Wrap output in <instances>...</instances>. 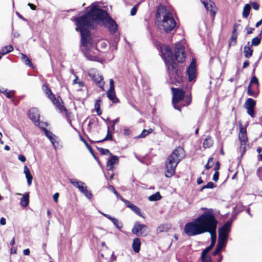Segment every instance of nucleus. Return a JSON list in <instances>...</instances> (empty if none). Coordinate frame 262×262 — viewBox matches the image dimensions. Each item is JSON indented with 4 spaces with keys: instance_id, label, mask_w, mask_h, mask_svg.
I'll return each mask as SVG.
<instances>
[{
    "instance_id": "obj_1",
    "label": "nucleus",
    "mask_w": 262,
    "mask_h": 262,
    "mask_svg": "<svg viewBox=\"0 0 262 262\" xmlns=\"http://www.w3.org/2000/svg\"><path fill=\"white\" fill-rule=\"evenodd\" d=\"M217 223L212 211L208 210L193 221L186 224L184 230L185 233L189 236H195L205 232H209L211 238L210 245L213 247L216 242V230Z\"/></svg>"
},
{
    "instance_id": "obj_2",
    "label": "nucleus",
    "mask_w": 262,
    "mask_h": 262,
    "mask_svg": "<svg viewBox=\"0 0 262 262\" xmlns=\"http://www.w3.org/2000/svg\"><path fill=\"white\" fill-rule=\"evenodd\" d=\"M77 31L81 34V49L85 57L92 61H97L99 59L98 51L92 41L90 33V24H84V17H77L75 18Z\"/></svg>"
},
{
    "instance_id": "obj_3",
    "label": "nucleus",
    "mask_w": 262,
    "mask_h": 262,
    "mask_svg": "<svg viewBox=\"0 0 262 262\" xmlns=\"http://www.w3.org/2000/svg\"><path fill=\"white\" fill-rule=\"evenodd\" d=\"M80 17H84L85 19L84 24H90V29L94 28L96 24L102 23L108 28L112 33L116 32L117 25L108 15L107 13L99 8L95 4H93L87 8V13Z\"/></svg>"
},
{
    "instance_id": "obj_4",
    "label": "nucleus",
    "mask_w": 262,
    "mask_h": 262,
    "mask_svg": "<svg viewBox=\"0 0 262 262\" xmlns=\"http://www.w3.org/2000/svg\"><path fill=\"white\" fill-rule=\"evenodd\" d=\"M161 53L166 64L169 76L177 82H181V73L177 69V64L173 61L172 52L168 47L163 46L161 48Z\"/></svg>"
},
{
    "instance_id": "obj_5",
    "label": "nucleus",
    "mask_w": 262,
    "mask_h": 262,
    "mask_svg": "<svg viewBox=\"0 0 262 262\" xmlns=\"http://www.w3.org/2000/svg\"><path fill=\"white\" fill-rule=\"evenodd\" d=\"M184 157L185 152L182 147H178L173 151L168 157L166 163L165 176L166 177L170 178L174 174L177 165Z\"/></svg>"
},
{
    "instance_id": "obj_6",
    "label": "nucleus",
    "mask_w": 262,
    "mask_h": 262,
    "mask_svg": "<svg viewBox=\"0 0 262 262\" xmlns=\"http://www.w3.org/2000/svg\"><path fill=\"white\" fill-rule=\"evenodd\" d=\"M157 15L163 17L160 24L161 29L166 32L172 31L176 25L172 14L167 10L164 6H160L158 9Z\"/></svg>"
},
{
    "instance_id": "obj_7",
    "label": "nucleus",
    "mask_w": 262,
    "mask_h": 262,
    "mask_svg": "<svg viewBox=\"0 0 262 262\" xmlns=\"http://www.w3.org/2000/svg\"><path fill=\"white\" fill-rule=\"evenodd\" d=\"M43 89L46 95L48 96V97L52 101L56 108L58 109L60 112L64 111L66 113L67 110L62 104V101L61 99L58 98L56 99L54 94L52 93L51 90L47 85H44L43 86Z\"/></svg>"
},
{
    "instance_id": "obj_8",
    "label": "nucleus",
    "mask_w": 262,
    "mask_h": 262,
    "mask_svg": "<svg viewBox=\"0 0 262 262\" xmlns=\"http://www.w3.org/2000/svg\"><path fill=\"white\" fill-rule=\"evenodd\" d=\"M172 104L173 107L180 111V107L177 106V104L184 98V92L182 90L177 88H172Z\"/></svg>"
},
{
    "instance_id": "obj_9",
    "label": "nucleus",
    "mask_w": 262,
    "mask_h": 262,
    "mask_svg": "<svg viewBox=\"0 0 262 262\" xmlns=\"http://www.w3.org/2000/svg\"><path fill=\"white\" fill-rule=\"evenodd\" d=\"M132 232L137 236H145L147 233V227L136 222L132 228Z\"/></svg>"
},
{
    "instance_id": "obj_10",
    "label": "nucleus",
    "mask_w": 262,
    "mask_h": 262,
    "mask_svg": "<svg viewBox=\"0 0 262 262\" xmlns=\"http://www.w3.org/2000/svg\"><path fill=\"white\" fill-rule=\"evenodd\" d=\"M256 101L252 98L247 99L244 104V107L246 110L247 114L251 117H255L254 107Z\"/></svg>"
},
{
    "instance_id": "obj_11",
    "label": "nucleus",
    "mask_w": 262,
    "mask_h": 262,
    "mask_svg": "<svg viewBox=\"0 0 262 262\" xmlns=\"http://www.w3.org/2000/svg\"><path fill=\"white\" fill-rule=\"evenodd\" d=\"M176 59L180 62H183L186 58L185 52L183 46L180 44L176 45L175 49Z\"/></svg>"
},
{
    "instance_id": "obj_12",
    "label": "nucleus",
    "mask_w": 262,
    "mask_h": 262,
    "mask_svg": "<svg viewBox=\"0 0 262 262\" xmlns=\"http://www.w3.org/2000/svg\"><path fill=\"white\" fill-rule=\"evenodd\" d=\"M239 140L241 142V150L245 152L246 148V144L248 142L246 130L242 126L240 127V132L238 135Z\"/></svg>"
},
{
    "instance_id": "obj_13",
    "label": "nucleus",
    "mask_w": 262,
    "mask_h": 262,
    "mask_svg": "<svg viewBox=\"0 0 262 262\" xmlns=\"http://www.w3.org/2000/svg\"><path fill=\"white\" fill-rule=\"evenodd\" d=\"M187 75L190 81L193 80L196 76V69L195 65V60L192 59L190 64L187 70Z\"/></svg>"
},
{
    "instance_id": "obj_14",
    "label": "nucleus",
    "mask_w": 262,
    "mask_h": 262,
    "mask_svg": "<svg viewBox=\"0 0 262 262\" xmlns=\"http://www.w3.org/2000/svg\"><path fill=\"white\" fill-rule=\"evenodd\" d=\"M94 72L93 70H91L89 74V76L99 87L103 89L104 84V82L103 81V78L99 74Z\"/></svg>"
},
{
    "instance_id": "obj_15",
    "label": "nucleus",
    "mask_w": 262,
    "mask_h": 262,
    "mask_svg": "<svg viewBox=\"0 0 262 262\" xmlns=\"http://www.w3.org/2000/svg\"><path fill=\"white\" fill-rule=\"evenodd\" d=\"M231 224L226 223L219 230V237L227 239L228 234L230 231Z\"/></svg>"
},
{
    "instance_id": "obj_16",
    "label": "nucleus",
    "mask_w": 262,
    "mask_h": 262,
    "mask_svg": "<svg viewBox=\"0 0 262 262\" xmlns=\"http://www.w3.org/2000/svg\"><path fill=\"white\" fill-rule=\"evenodd\" d=\"M29 118L36 125H39V114L36 108H31L28 113Z\"/></svg>"
},
{
    "instance_id": "obj_17",
    "label": "nucleus",
    "mask_w": 262,
    "mask_h": 262,
    "mask_svg": "<svg viewBox=\"0 0 262 262\" xmlns=\"http://www.w3.org/2000/svg\"><path fill=\"white\" fill-rule=\"evenodd\" d=\"M202 3L204 4L206 10L210 11L211 16L214 17L216 12V8L215 7L214 4L210 1L208 3L206 1L202 0Z\"/></svg>"
},
{
    "instance_id": "obj_18",
    "label": "nucleus",
    "mask_w": 262,
    "mask_h": 262,
    "mask_svg": "<svg viewBox=\"0 0 262 262\" xmlns=\"http://www.w3.org/2000/svg\"><path fill=\"white\" fill-rule=\"evenodd\" d=\"M70 182L75 187L77 188L81 192L86 186L85 184L81 181L77 179H70Z\"/></svg>"
},
{
    "instance_id": "obj_19",
    "label": "nucleus",
    "mask_w": 262,
    "mask_h": 262,
    "mask_svg": "<svg viewBox=\"0 0 262 262\" xmlns=\"http://www.w3.org/2000/svg\"><path fill=\"white\" fill-rule=\"evenodd\" d=\"M111 156L110 159L107 161L106 166L109 170H113L114 164L118 163L119 160L117 156L112 155Z\"/></svg>"
},
{
    "instance_id": "obj_20",
    "label": "nucleus",
    "mask_w": 262,
    "mask_h": 262,
    "mask_svg": "<svg viewBox=\"0 0 262 262\" xmlns=\"http://www.w3.org/2000/svg\"><path fill=\"white\" fill-rule=\"evenodd\" d=\"M124 203L126 205V206L132 209L133 211H134L137 214L140 216H142L141 210L139 208H138L136 205L131 203L129 201L126 200L124 201Z\"/></svg>"
},
{
    "instance_id": "obj_21",
    "label": "nucleus",
    "mask_w": 262,
    "mask_h": 262,
    "mask_svg": "<svg viewBox=\"0 0 262 262\" xmlns=\"http://www.w3.org/2000/svg\"><path fill=\"white\" fill-rule=\"evenodd\" d=\"M244 53L245 57L249 58L252 55L253 49L252 46L249 45V42L244 48Z\"/></svg>"
},
{
    "instance_id": "obj_22",
    "label": "nucleus",
    "mask_w": 262,
    "mask_h": 262,
    "mask_svg": "<svg viewBox=\"0 0 262 262\" xmlns=\"http://www.w3.org/2000/svg\"><path fill=\"white\" fill-rule=\"evenodd\" d=\"M141 241L140 238L137 237L134 239L132 247L133 250L136 253H138L140 250Z\"/></svg>"
},
{
    "instance_id": "obj_23",
    "label": "nucleus",
    "mask_w": 262,
    "mask_h": 262,
    "mask_svg": "<svg viewBox=\"0 0 262 262\" xmlns=\"http://www.w3.org/2000/svg\"><path fill=\"white\" fill-rule=\"evenodd\" d=\"M24 172L26 176L27 180V183L28 185H30L32 184V176L30 173V170L27 166H25L24 167Z\"/></svg>"
},
{
    "instance_id": "obj_24",
    "label": "nucleus",
    "mask_w": 262,
    "mask_h": 262,
    "mask_svg": "<svg viewBox=\"0 0 262 262\" xmlns=\"http://www.w3.org/2000/svg\"><path fill=\"white\" fill-rule=\"evenodd\" d=\"M107 96L108 98L114 103H118L119 102V100L116 98L115 90H109L107 93Z\"/></svg>"
},
{
    "instance_id": "obj_25",
    "label": "nucleus",
    "mask_w": 262,
    "mask_h": 262,
    "mask_svg": "<svg viewBox=\"0 0 262 262\" xmlns=\"http://www.w3.org/2000/svg\"><path fill=\"white\" fill-rule=\"evenodd\" d=\"M0 93L4 94L9 99H12L13 97L14 91H8L7 89L0 86Z\"/></svg>"
},
{
    "instance_id": "obj_26",
    "label": "nucleus",
    "mask_w": 262,
    "mask_h": 262,
    "mask_svg": "<svg viewBox=\"0 0 262 262\" xmlns=\"http://www.w3.org/2000/svg\"><path fill=\"white\" fill-rule=\"evenodd\" d=\"M236 27L235 26L234 27V29H233V31L231 37L230 39V41L229 43V46H234L236 44V39H237V34L236 32Z\"/></svg>"
},
{
    "instance_id": "obj_27",
    "label": "nucleus",
    "mask_w": 262,
    "mask_h": 262,
    "mask_svg": "<svg viewBox=\"0 0 262 262\" xmlns=\"http://www.w3.org/2000/svg\"><path fill=\"white\" fill-rule=\"evenodd\" d=\"M29 201V195L28 193H26L20 199V205L23 207H26L28 205Z\"/></svg>"
},
{
    "instance_id": "obj_28",
    "label": "nucleus",
    "mask_w": 262,
    "mask_h": 262,
    "mask_svg": "<svg viewBox=\"0 0 262 262\" xmlns=\"http://www.w3.org/2000/svg\"><path fill=\"white\" fill-rule=\"evenodd\" d=\"M213 140L210 137H208L204 140L203 143V146L204 148H210L213 145Z\"/></svg>"
},
{
    "instance_id": "obj_29",
    "label": "nucleus",
    "mask_w": 262,
    "mask_h": 262,
    "mask_svg": "<svg viewBox=\"0 0 262 262\" xmlns=\"http://www.w3.org/2000/svg\"><path fill=\"white\" fill-rule=\"evenodd\" d=\"M226 243H227L226 239L219 237L218 242H217L216 247L221 250L222 249L226 246Z\"/></svg>"
},
{
    "instance_id": "obj_30",
    "label": "nucleus",
    "mask_w": 262,
    "mask_h": 262,
    "mask_svg": "<svg viewBox=\"0 0 262 262\" xmlns=\"http://www.w3.org/2000/svg\"><path fill=\"white\" fill-rule=\"evenodd\" d=\"M13 50V48L11 46H8L3 47L0 51L1 54L5 55L8 53L11 52Z\"/></svg>"
},
{
    "instance_id": "obj_31",
    "label": "nucleus",
    "mask_w": 262,
    "mask_h": 262,
    "mask_svg": "<svg viewBox=\"0 0 262 262\" xmlns=\"http://www.w3.org/2000/svg\"><path fill=\"white\" fill-rule=\"evenodd\" d=\"M21 59L24 62L30 67H33V64L29 58L25 54H21Z\"/></svg>"
},
{
    "instance_id": "obj_32",
    "label": "nucleus",
    "mask_w": 262,
    "mask_h": 262,
    "mask_svg": "<svg viewBox=\"0 0 262 262\" xmlns=\"http://www.w3.org/2000/svg\"><path fill=\"white\" fill-rule=\"evenodd\" d=\"M161 199V195L159 192H157L156 193L150 195L148 197V200L150 201H156L160 200Z\"/></svg>"
},
{
    "instance_id": "obj_33",
    "label": "nucleus",
    "mask_w": 262,
    "mask_h": 262,
    "mask_svg": "<svg viewBox=\"0 0 262 262\" xmlns=\"http://www.w3.org/2000/svg\"><path fill=\"white\" fill-rule=\"evenodd\" d=\"M45 132L46 136L50 139L52 143L54 145V142L55 141V136L51 132L47 130V129H45Z\"/></svg>"
},
{
    "instance_id": "obj_34",
    "label": "nucleus",
    "mask_w": 262,
    "mask_h": 262,
    "mask_svg": "<svg viewBox=\"0 0 262 262\" xmlns=\"http://www.w3.org/2000/svg\"><path fill=\"white\" fill-rule=\"evenodd\" d=\"M250 10V6L249 5L246 4V5H245V6L244 7V9H243V17H244L245 18L248 17V16L249 15V14Z\"/></svg>"
},
{
    "instance_id": "obj_35",
    "label": "nucleus",
    "mask_w": 262,
    "mask_h": 262,
    "mask_svg": "<svg viewBox=\"0 0 262 262\" xmlns=\"http://www.w3.org/2000/svg\"><path fill=\"white\" fill-rule=\"evenodd\" d=\"M153 130L151 128H149L147 130L144 129L142 132L141 133V134L138 137V138H145L148 135L151 133L152 132Z\"/></svg>"
},
{
    "instance_id": "obj_36",
    "label": "nucleus",
    "mask_w": 262,
    "mask_h": 262,
    "mask_svg": "<svg viewBox=\"0 0 262 262\" xmlns=\"http://www.w3.org/2000/svg\"><path fill=\"white\" fill-rule=\"evenodd\" d=\"M101 103V101L100 100H98L96 101L95 103V109L98 115H100L101 114V112L100 110Z\"/></svg>"
},
{
    "instance_id": "obj_37",
    "label": "nucleus",
    "mask_w": 262,
    "mask_h": 262,
    "mask_svg": "<svg viewBox=\"0 0 262 262\" xmlns=\"http://www.w3.org/2000/svg\"><path fill=\"white\" fill-rule=\"evenodd\" d=\"M111 221L117 228L120 229L122 227L121 223L119 222L117 219L113 217Z\"/></svg>"
},
{
    "instance_id": "obj_38",
    "label": "nucleus",
    "mask_w": 262,
    "mask_h": 262,
    "mask_svg": "<svg viewBox=\"0 0 262 262\" xmlns=\"http://www.w3.org/2000/svg\"><path fill=\"white\" fill-rule=\"evenodd\" d=\"M168 229V226L166 225H161L157 228L158 232H163L167 231Z\"/></svg>"
},
{
    "instance_id": "obj_39",
    "label": "nucleus",
    "mask_w": 262,
    "mask_h": 262,
    "mask_svg": "<svg viewBox=\"0 0 262 262\" xmlns=\"http://www.w3.org/2000/svg\"><path fill=\"white\" fill-rule=\"evenodd\" d=\"M248 95L254 97H256L258 95V93L255 92L253 90H252L250 88V85H249L247 91Z\"/></svg>"
},
{
    "instance_id": "obj_40",
    "label": "nucleus",
    "mask_w": 262,
    "mask_h": 262,
    "mask_svg": "<svg viewBox=\"0 0 262 262\" xmlns=\"http://www.w3.org/2000/svg\"><path fill=\"white\" fill-rule=\"evenodd\" d=\"M260 38L256 37L252 39L251 46H257L260 43Z\"/></svg>"
},
{
    "instance_id": "obj_41",
    "label": "nucleus",
    "mask_w": 262,
    "mask_h": 262,
    "mask_svg": "<svg viewBox=\"0 0 262 262\" xmlns=\"http://www.w3.org/2000/svg\"><path fill=\"white\" fill-rule=\"evenodd\" d=\"M201 257L202 262H212L209 255H202Z\"/></svg>"
},
{
    "instance_id": "obj_42",
    "label": "nucleus",
    "mask_w": 262,
    "mask_h": 262,
    "mask_svg": "<svg viewBox=\"0 0 262 262\" xmlns=\"http://www.w3.org/2000/svg\"><path fill=\"white\" fill-rule=\"evenodd\" d=\"M81 193H83L86 198L89 199H90L92 198V194L91 192L88 190L87 189V187L84 188V189L81 192Z\"/></svg>"
},
{
    "instance_id": "obj_43",
    "label": "nucleus",
    "mask_w": 262,
    "mask_h": 262,
    "mask_svg": "<svg viewBox=\"0 0 262 262\" xmlns=\"http://www.w3.org/2000/svg\"><path fill=\"white\" fill-rule=\"evenodd\" d=\"M215 187V185L211 182H209L207 183V185H204L201 189V191H202L203 189L206 188H213Z\"/></svg>"
},
{
    "instance_id": "obj_44",
    "label": "nucleus",
    "mask_w": 262,
    "mask_h": 262,
    "mask_svg": "<svg viewBox=\"0 0 262 262\" xmlns=\"http://www.w3.org/2000/svg\"><path fill=\"white\" fill-rule=\"evenodd\" d=\"M213 164V158H209L207 163L205 165V168L206 169H208L210 168Z\"/></svg>"
},
{
    "instance_id": "obj_45",
    "label": "nucleus",
    "mask_w": 262,
    "mask_h": 262,
    "mask_svg": "<svg viewBox=\"0 0 262 262\" xmlns=\"http://www.w3.org/2000/svg\"><path fill=\"white\" fill-rule=\"evenodd\" d=\"M112 136L110 134V128H109V127H108L107 134L106 136L103 140H101L100 142H102L103 141H106V140H112Z\"/></svg>"
},
{
    "instance_id": "obj_46",
    "label": "nucleus",
    "mask_w": 262,
    "mask_h": 262,
    "mask_svg": "<svg viewBox=\"0 0 262 262\" xmlns=\"http://www.w3.org/2000/svg\"><path fill=\"white\" fill-rule=\"evenodd\" d=\"M99 151L101 152L102 155H107L109 154L110 156H112V153H111L108 149H104L102 148H100L99 149Z\"/></svg>"
},
{
    "instance_id": "obj_47",
    "label": "nucleus",
    "mask_w": 262,
    "mask_h": 262,
    "mask_svg": "<svg viewBox=\"0 0 262 262\" xmlns=\"http://www.w3.org/2000/svg\"><path fill=\"white\" fill-rule=\"evenodd\" d=\"M138 6H139V4H137L131 9V11H130V15H131L134 16L136 14Z\"/></svg>"
},
{
    "instance_id": "obj_48",
    "label": "nucleus",
    "mask_w": 262,
    "mask_h": 262,
    "mask_svg": "<svg viewBox=\"0 0 262 262\" xmlns=\"http://www.w3.org/2000/svg\"><path fill=\"white\" fill-rule=\"evenodd\" d=\"M213 246H211V245H210L207 248H206L202 253V255H208V253L211 250Z\"/></svg>"
},
{
    "instance_id": "obj_49",
    "label": "nucleus",
    "mask_w": 262,
    "mask_h": 262,
    "mask_svg": "<svg viewBox=\"0 0 262 262\" xmlns=\"http://www.w3.org/2000/svg\"><path fill=\"white\" fill-rule=\"evenodd\" d=\"M213 246H211V245H210L207 248H206L202 253V255H208V253L211 250Z\"/></svg>"
},
{
    "instance_id": "obj_50",
    "label": "nucleus",
    "mask_w": 262,
    "mask_h": 262,
    "mask_svg": "<svg viewBox=\"0 0 262 262\" xmlns=\"http://www.w3.org/2000/svg\"><path fill=\"white\" fill-rule=\"evenodd\" d=\"M213 246H211V245H210L207 248H206L202 253V255H208V253L211 250Z\"/></svg>"
},
{
    "instance_id": "obj_51",
    "label": "nucleus",
    "mask_w": 262,
    "mask_h": 262,
    "mask_svg": "<svg viewBox=\"0 0 262 262\" xmlns=\"http://www.w3.org/2000/svg\"><path fill=\"white\" fill-rule=\"evenodd\" d=\"M251 84H256V85H258V79L255 76L252 77L251 78V81H250V85Z\"/></svg>"
},
{
    "instance_id": "obj_52",
    "label": "nucleus",
    "mask_w": 262,
    "mask_h": 262,
    "mask_svg": "<svg viewBox=\"0 0 262 262\" xmlns=\"http://www.w3.org/2000/svg\"><path fill=\"white\" fill-rule=\"evenodd\" d=\"M219 172L218 171H215V173H214L212 178V180L215 181L217 182L219 180Z\"/></svg>"
},
{
    "instance_id": "obj_53",
    "label": "nucleus",
    "mask_w": 262,
    "mask_h": 262,
    "mask_svg": "<svg viewBox=\"0 0 262 262\" xmlns=\"http://www.w3.org/2000/svg\"><path fill=\"white\" fill-rule=\"evenodd\" d=\"M257 176L260 180H262V168H258L257 171Z\"/></svg>"
},
{
    "instance_id": "obj_54",
    "label": "nucleus",
    "mask_w": 262,
    "mask_h": 262,
    "mask_svg": "<svg viewBox=\"0 0 262 262\" xmlns=\"http://www.w3.org/2000/svg\"><path fill=\"white\" fill-rule=\"evenodd\" d=\"M109 90H115L114 82L112 79L110 80V89Z\"/></svg>"
},
{
    "instance_id": "obj_55",
    "label": "nucleus",
    "mask_w": 262,
    "mask_h": 262,
    "mask_svg": "<svg viewBox=\"0 0 262 262\" xmlns=\"http://www.w3.org/2000/svg\"><path fill=\"white\" fill-rule=\"evenodd\" d=\"M220 164L219 162H216L215 164V166L214 167V170H215V171H218L220 169Z\"/></svg>"
},
{
    "instance_id": "obj_56",
    "label": "nucleus",
    "mask_w": 262,
    "mask_h": 262,
    "mask_svg": "<svg viewBox=\"0 0 262 262\" xmlns=\"http://www.w3.org/2000/svg\"><path fill=\"white\" fill-rule=\"evenodd\" d=\"M107 189L110 190L112 191L114 193H117V191L115 190L114 187L112 185H109L107 187Z\"/></svg>"
},
{
    "instance_id": "obj_57",
    "label": "nucleus",
    "mask_w": 262,
    "mask_h": 262,
    "mask_svg": "<svg viewBox=\"0 0 262 262\" xmlns=\"http://www.w3.org/2000/svg\"><path fill=\"white\" fill-rule=\"evenodd\" d=\"M123 133L125 135L128 136L131 134V131L128 128H125L123 130Z\"/></svg>"
},
{
    "instance_id": "obj_58",
    "label": "nucleus",
    "mask_w": 262,
    "mask_h": 262,
    "mask_svg": "<svg viewBox=\"0 0 262 262\" xmlns=\"http://www.w3.org/2000/svg\"><path fill=\"white\" fill-rule=\"evenodd\" d=\"M252 8L255 10H257L259 8V5L256 3H253L252 4Z\"/></svg>"
},
{
    "instance_id": "obj_59",
    "label": "nucleus",
    "mask_w": 262,
    "mask_h": 262,
    "mask_svg": "<svg viewBox=\"0 0 262 262\" xmlns=\"http://www.w3.org/2000/svg\"><path fill=\"white\" fill-rule=\"evenodd\" d=\"M18 159L23 162H25L26 160L25 157L22 155H20L18 156Z\"/></svg>"
},
{
    "instance_id": "obj_60",
    "label": "nucleus",
    "mask_w": 262,
    "mask_h": 262,
    "mask_svg": "<svg viewBox=\"0 0 262 262\" xmlns=\"http://www.w3.org/2000/svg\"><path fill=\"white\" fill-rule=\"evenodd\" d=\"M185 101L186 103V105H189L191 101V98L189 96H187L185 98Z\"/></svg>"
},
{
    "instance_id": "obj_61",
    "label": "nucleus",
    "mask_w": 262,
    "mask_h": 262,
    "mask_svg": "<svg viewBox=\"0 0 262 262\" xmlns=\"http://www.w3.org/2000/svg\"><path fill=\"white\" fill-rule=\"evenodd\" d=\"M100 213L102 214L104 216H105V217H106L107 219L110 220L111 221L112 220V219H113V217L111 216L110 215L108 214H105L101 211H100Z\"/></svg>"
},
{
    "instance_id": "obj_62",
    "label": "nucleus",
    "mask_w": 262,
    "mask_h": 262,
    "mask_svg": "<svg viewBox=\"0 0 262 262\" xmlns=\"http://www.w3.org/2000/svg\"><path fill=\"white\" fill-rule=\"evenodd\" d=\"M58 197H59V193H57V192L55 193L53 195V199H54V200L55 201V202H58Z\"/></svg>"
},
{
    "instance_id": "obj_63",
    "label": "nucleus",
    "mask_w": 262,
    "mask_h": 262,
    "mask_svg": "<svg viewBox=\"0 0 262 262\" xmlns=\"http://www.w3.org/2000/svg\"><path fill=\"white\" fill-rule=\"evenodd\" d=\"M0 224L2 225H5L6 224V219L4 217H2L0 219Z\"/></svg>"
},
{
    "instance_id": "obj_64",
    "label": "nucleus",
    "mask_w": 262,
    "mask_h": 262,
    "mask_svg": "<svg viewBox=\"0 0 262 262\" xmlns=\"http://www.w3.org/2000/svg\"><path fill=\"white\" fill-rule=\"evenodd\" d=\"M30 250L29 249H26L24 250L23 253L25 255H29L30 254Z\"/></svg>"
}]
</instances>
